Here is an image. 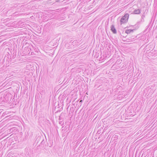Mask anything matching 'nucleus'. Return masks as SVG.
<instances>
[{
    "label": "nucleus",
    "mask_w": 157,
    "mask_h": 157,
    "mask_svg": "<svg viewBox=\"0 0 157 157\" xmlns=\"http://www.w3.org/2000/svg\"><path fill=\"white\" fill-rule=\"evenodd\" d=\"M129 15L128 13H126L121 19L120 22L121 24L125 23L128 21Z\"/></svg>",
    "instance_id": "1"
},
{
    "label": "nucleus",
    "mask_w": 157,
    "mask_h": 157,
    "mask_svg": "<svg viewBox=\"0 0 157 157\" xmlns=\"http://www.w3.org/2000/svg\"><path fill=\"white\" fill-rule=\"evenodd\" d=\"M111 29L112 32L114 34H116L117 33V31L116 29L113 25H112L110 27Z\"/></svg>",
    "instance_id": "2"
},
{
    "label": "nucleus",
    "mask_w": 157,
    "mask_h": 157,
    "mask_svg": "<svg viewBox=\"0 0 157 157\" xmlns=\"http://www.w3.org/2000/svg\"><path fill=\"white\" fill-rule=\"evenodd\" d=\"M141 10L140 9L135 10L133 11V13L134 14H139L140 13Z\"/></svg>",
    "instance_id": "3"
},
{
    "label": "nucleus",
    "mask_w": 157,
    "mask_h": 157,
    "mask_svg": "<svg viewBox=\"0 0 157 157\" xmlns=\"http://www.w3.org/2000/svg\"><path fill=\"white\" fill-rule=\"evenodd\" d=\"M135 29H127L125 31V33H127V34H129L133 32V30Z\"/></svg>",
    "instance_id": "4"
},
{
    "label": "nucleus",
    "mask_w": 157,
    "mask_h": 157,
    "mask_svg": "<svg viewBox=\"0 0 157 157\" xmlns=\"http://www.w3.org/2000/svg\"><path fill=\"white\" fill-rule=\"evenodd\" d=\"M62 114H61L60 116H59V124H61V125H63L64 124V122H63L62 121H61V118H62Z\"/></svg>",
    "instance_id": "5"
},
{
    "label": "nucleus",
    "mask_w": 157,
    "mask_h": 157,
    "mask_svg": "<svg viewBox=\"0 0 157 157\" xmlns=\"http://www.w3.org/2000/svg\"><path fill=\"white\" fill-rule=\"evenodd\" d=\"M136 38V37L135 38H132V37H130L129 40H131V41H133V40H135V39Z\"/></svg>",
    "instance_id": "6"
},
{
    "label": "nucleus",
    "mask_w": 157,
    "mask_h": 157,
    "mask_svg": "<svg viewBox=\"0 0 157 157\" xmlns=\"http://www.w3.org/2000/svg\"><path fill=\"white\" fill-rule=\"evenodd\" d=\"M141 21H142V22H144V18H142V19H141Z\"/></svg>",
    "instance_id": "7"
},
{
    "label": "nucleus",
    "mask_w": 157,
    "mask_h": 157,
    "mask_svg": "<svg viewBox=\"0 0 157 157\" xmlns=\"http://www.w3.org/2000/svg\"><path fill=\"white\" fill-rule=\"evenodd\" d=\"M145 17V16L144 15H142V18H144V17Z\"/></svg>",
    "instance_id": "8"
},
{
    "label": "nucleus",
    "mask_w": 157,
    "mask_h": 157,
    "mask_svg": "<svg viewBox=\"0 0 157 157\" xmlns=\"http://www.w3.org/2000/svg\"><path fill=\"white\" fill-rule=\"evenodd\" d=\"M82 102V100H81L80 101V102Z\"/></svg>",
    "instance_id": "9"
}]
</instances>
